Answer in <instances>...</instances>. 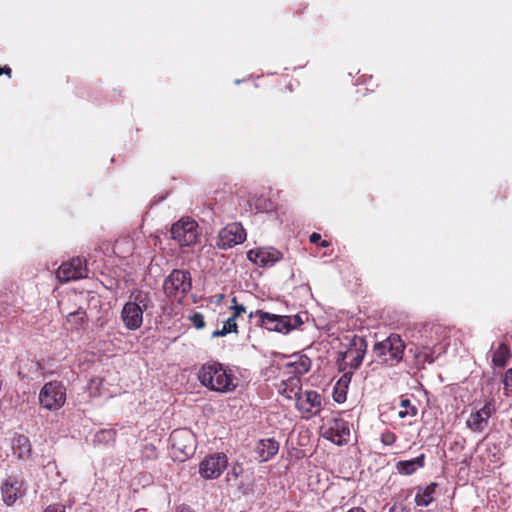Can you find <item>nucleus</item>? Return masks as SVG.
<instances>
[{"mask_svg": "<svg viewBox=\"0 0 512 512\" xmlns=\"http://www.w3.org/2000/svg\"><path fill=\"white\" fill-rule=\"evenodd\" d=\"M509 357V350L505 344H501L493 354V362L496 366H504Z\"/></svg>", "mask_w": 512, "mask_h": 512, "instance_id": "bb28decb", "label": "nucleus"}, {"mask_svg": "<svg viewBox=\"0 0 512 512\" xmlns=\"http://www.w3.org/2000/svg\"><path fill=\"white\" fill-rule=\"evenodd\" d=\"M396 441V435L391 431H385L381 434V442L386 445L390 446L393 445Z\"/></svg>", "mask_w": 512, "mask_h": 512, "instance_id": "7c9ffc66", "label": "nucleus"}, {"mask_svg": "<svg viewBox=\"0 0 512 512\" xmlns=\"http://www.w3.org/2000/svg\"><path fill=\"white\" fill-rule=\"evenodd\" d=\"M114 433L111 430H103L96 434L95 438L98 442L113 440Z\"/></svg>", "mask_w": 512, "mask_h": 512, "instance_id": "2f4dec72", "label": "nucleus"}, {"mask_svg": "<svg viewBox=\"0 0 512 512\" xmlns=\"http://www.w3.org/2000/svg\"><path fill=\"white\" fill-rule=\"evenodd\" d=\"M13 449L20 458H27L31 453V444L28 437L17 435L13 439Z\"/></svg>", "mask_w": 512, "mask_h": 512, "instance_id": "5701e85b", "label": "nucleus"}, {"mask_svg": "<svg viewBox=\"0 0 512 512\" xmlns=\"http://www.w3.org/2000/svg\"><path fill=\"white\" fill-rule=\"evenodd\" d=\"M404 349V342L400 336L396 334H392L385 340L377 342L374 345L376 356L382 363L388 366H393L402 360Z\"/></svg>", "mask_w": 512, "mask_h": 512, "instance_id": "20e7f679", "label": "nucleus"}, {"mask_svg": "<svg viewBox=\"0 0 512 512\" xmlns=\"http://www.w3.org/2000/svg\"><path fill=\"white\" fill-rule=\"evenodd\" d=\"M310 359L306 356L300 357L298 361L291 362L288 364V366H291L293 368V373L298 375H303L310 369Z\"/></svg>", "mask_w": 512, "mask_h": 512, "instance_id": "393cba45", "label": "nucleus"}, {"mask_svg": "<svg viewBox=\"0 0 512 512\" xmlns=\"http://www.w3.org/2000/svg\"><path fill=\"white\" fill-rule=\"evenodd\" d=\"M198 380L209 390L226 393L236 388L234 376L218 362H208L198 371Z\"/></svg>", "mask_w": 512, "mask_h": 512, "instance_id": "f257e3e1", "label": "nucleus"}, {"mask_svg": "<svg viewBox=\"0 0 512 512\" xmlns=\"http://www.w3.org/2000/svg\"><path fill=\"white\" fill-rule=\"evenodd\" d=\"M66 401V388L60 381H50L44 384L39 392L41 407L54 411L59 410Z\"/></svg>", "mask_w": 512, "mask_h": 512, "instance_id": "39448f33", "label": "nucleus"}, {"mask_svg": "<svg viewBox=\"0 0 512 512\" xmlns=\"http://www.w3.org/2000/svg\"><path fill=\"white\" fill-rule=\"evenodd\" d=\"M169 440L172 448L185 458L192 455L196 449L195 435L189 429L174 430Z\"/></svg>", "mask_w": 512, "mask_h": 512, "instance_id": "9d476101", "label": "nucleus"}, {"mask_svg": "<svg viewBox=\"0 0 512 512\" xmlns=\"http://www.w3.org/2000/svg\"><path fill=\"white\" fill-rule=\"evenodd\" d=\"M321 246H322V247H328V246H329L328 241L323 240V241L321 242Z\"/></svg>", "mask_w": 512, "mask_h": 512, "instance_id": "79ce46f5", "label": "nucleus"}, {"mask_svg": "<svg viewBox=\"0 0 512 512\" xmlns=\"http://www.w3.org/2000/svg\"><path fill=\"white\" fill-rule=\"evenodd\" d=\"M43 512H65L63 505L55 504L48 506Z\"/></svg>", "mask_w": 512, "mask_h": 512, "instance_id": "c9c22d12", "label": "nucleus"}, {"mask_svg": "<svg viewBox=\"0 0 512 512\" xmlns=\"http://www.w3.org/2000/svg\"><path fill=\"white\" fill-rule=\"evenodd\" d=\"M249 261L260 267L273 266L282 258L281 252L272 247H260L247 252Z\"/></svg>", "mask_w": 512, "mask_h": 512, "instance_id": "dca6fc26", "label": "nucleus"}, {"mask_svg": "<svg viewBox=\"0 0 512 512\" xmlns=\"http://www.w3.org/2000/svg\"><path fill=\"white\" fill-rule=\"evenodd\" d=\"M190 320L196 329H202L205 326L204 316L201 313H194L190 316Z\"/></svg>", "mask_w": 512, "mask_h": 512, "instance_id": "c756f323", "label": "nucleus"}, {"mask_svg": "<svg viewBox=\"0 0 512 512\" xmlns=\"http://www.w3.org/2000/svg\"><path fill=\"white\" fill-rule=\"evenodd\" d=\"M151 295L145 291H135L121 310V320L128 330H137L143 323V313L153 308Z\"/></svg>", "mask_w": 512, "mask_h": 512, "instance_id": "f03ea898", "label": "nucleus"}, {"mask_svg": "<svg viewBox=\"0 0 512 512\" xmlns=\"http://www.w3.org/2000/svg\"><path fill=\"white\" fill-rule=\"evenodd\" d=\"M1 74H6L10 77L11 76V68L9 66H4V67L0 66V75Z\"/></svg>", "mask_w": 512, "mask_h": 512, "instance_id": "58836bf2", "label": "nucleus"}, {"mask_svg": "<svg viewBox=\"0 0 512 512\" xmlns=\"http://www.w3.org/2000/svg\"><path fill=\"white\" fill-rule=\"evenodd\" d=\"M437 483H430L425 487H418L415 495V504L419 507H427L434 500Z\"/></svg>", "mask_w": 512, "mask_h": 512, "instance_id": "aec40b11", "label": "nucleus"}, {"mask_svg": "<svg viewBox=\"0 0 512 512\" xmlns=\"http://www.w3.org/2000/svg\"><path fill=\"white\" fill-rule=\"evenodd\" d=\"M366 348V341L362 337L354 335L350 341L349 347L342 353L344 364L352 369H357L363 361Z\"/></svg>", "mask_w": 512, "mask_h": 512, "instance_id": "f8f14e48", "label": "nucleus"}, {"mask_svg": "<svg viewBox=\"0 0 512 512\" xmlns=\"http://www.w3.org/2000/svg\"><path fill=\"white\" fill-rule=\"evenodd\" d=\"M237 332V324L236 319L234 317H229L223 324L222 329L216 330L212 333V337H223L226 336L229 333Z\"/></svg>", "mask_w": 512, "mask_h": 512, "instance_id": "b1692460", "label": "nucleus"}, {"mask_svg": "<svg viewBox=\"0 0 512 512\" xmlns=\"http://www.w3.org/2000/svg\"><path fill=\"white\" fill-rule=\"evenodd\" d=\"M433 351L428 347H422L417 351L415 354V357L418 362L421 363H433L435 360V357L433 355Z\"/></svg>", "mask_w": 512, "mask_h": 512, "instance_id": "cd10ccee", "label": "nucleus"}, {"mask_svg": "<svg viewBox=\"0 0 512 512\" xmlns=\"http://www.w3.org/2000/svg\"><path fill=\"white\" fill-rule=\"evenodd\" d=\"M347 512H365V510L360 507H355V508L350 509Z\"/></svg>", "mask_w": 512, "mask_h": 512, "instance_id": "a19ab883", "label": "nucleus"}, {"mask_svg": "<svg viewBox=\"0 0 512 512\" xmlns=\"http://www.w3.org/2000/svg\"><path fill=\"white\" fill-rule=\"evenodd\" d=\"M246 239V232L240 223L233 222L220 230L218 236V246L221 249H229L235 245L241 244Z\"/></svg>", "mask_w": 512, "mask_h": 512, "instance_id": "9b49d317", "label": "nucleus"}, {"mask_svg": "<svg viewBox=\"0 0 512 512\" xmlns=\"http://www.w3.org/2000/svg\"><path fill=\"white\" fill-rule=\"evenodd\" d=\"M163 289L169 297L177 294L185 295L191 289L190 273L185 270H173L164 280Z\"/></svg>", "mask_w": 512, "mask_h": 512, "instance_id": "6e6552de", "label": "nucleus"}, {"mask_svg": "<svg viewBox=\"0 0 512 512\" xmlns=\"http://www.w3.org/2000/svg\"><path fill=\"white\" fill-rule=\"evenodd\" d=\"M322 436L339 446L344 445L350 437L349 424L343 419H331L322 427Z\"/></svg>", "mask_w": 512, "mask_h": 512, "instance_id": "1a4fd4ad", "label": "nucleus"}, {"mask_svg": "<svg viewBox=\"0 0 512 512\" xmlns=\"http://www.w3.org/2000/svg\"><path fill=\"white\" fill-rule=\"evenodd\" d=\"M401 410L398 412L399 418L414 417L417 415V408L411 404L409 399H401Z\"/></svg>", "mask_w": 512, "mask_h": 512, "instance_id": "a878e982", "label": "nucleus"}, {"mask_svg": "<svg viewBox=\"0 0 512 512\" xmlns=\"http://www.w3.org/2000/svg\"><path fill=\"white\" fill-rule=\"evenodd\" d=\"M171 236L180 246L194 245L198 239V224L190 218H183L173 224Z\"/></svg>", "mask_w": 512, "mask_h": 512, "instance_id": "0eeeda50", "label": "nucleus"}, {"mask_svg": "<svg viewBox=\"0 0 512 512\" xmlns=\"http://www.w3.org/2000/svg\"><path fill=\"white\" fill-rule=\"evenodd\" d=\"M279 450V443L273 439H262L255 446V453L259 462H266L273 458Z\"/></svg>", "mask_w": 512, "mask_h": 512, "instance_id": "a211bd4d", "label": "nucleus"}, {"mask_svg": "<svg viewBox=\"0 0 512 512\" xmlns=\"http://www.w3.org/2000/svg\"><path fill=\"white\" fill-rule=\"evenodd\" d=\"M339 388L340 387H335L333 396L336 402L341 403L345 401L346 393L344 391L345 388H341V390H339Z\"/></svg>", "mask_w": 512, "mask_h": 512, "instance_id": "72a5a7b5", "label": "nucleus"}, {"mask_svg": "<svg viewBox=\"0 0 512 512\" xmlns=\"http://www.w3.org/2000/svg\"><path fill=\"white\" fill-rule=\"evenodd\" d=\"M227 467V457L216 453L206 457L199 465V473L205 479L218 478Z\"/></svg>", "mask_w": 512, "mask_h": 512, "instance_id": "4468645a", "label": "nucleus"}, {"mask_svg": "<svg viewBox=\"0 0 512 512\" xmlns=\"http://www.w3.org/2000/svg\"><path fill=\"white\" fill-rule=\"evenodd\" d=\"M349 381H350V376H348V374L346 373L338 381L336 387L347 388V385H348Z\"/></svg>", "mask_w": 512, "mask_h": 512, "instance_id": "e433bc0d", "label": "nucleus"}, {"mask_svg": "<svg viewBox=\"0 0 512 512\" xmlns=\"http://www.w3.org/2000/svg\"><path fill=\"white\" fill-rule=\"evenodd\" d=\"M389 512H410V509L402 503H394Z\"/></svg>", "mask_w": 512, "mask_h": 512, "instance_id": "f704fd0d", "label": "nucleus"}, {"mask_svg": "<svg viewBox=\"0 0 512 512\" xmlns=\"http://www.w3.org/2000/svg\"><path fill=\"white\" fill-rule=\"evenodd\" d=\"M41 371V364L36 360H29L22 361L19 366L18 374L22 378H34L35 376H38Z\"/></svg>", "mask_w": 512, "mask_h": 512, "instance_id": "4be33fe9", "label": "nucleus"}, {"mask_svg": "<svg viewBox=\"0 0 512 512\" xmlns=\"http://www.w3.org/2000/svg\"><path fill=\"white\" fill-rule=\"evenodd\" d=\"M232 305L230 306V309L233 311V314L231 317H234V319H237L242 313L246 312V307L242 304L237 303V298H232Z\"/></svg>", "mask_w": 512, "mask_h": 512, "instance_id": "c85d7f7f", "label": "nucleus"}, {"mask_svg": "<svg viewBox=\"0 0 512 512\" xmlns=\"http://www.w3.org/2000/svg\"><path fill=\"white\" fill-rule=\"evenodd\" d=\"M87 323V314L83 308H78L76 311L70 312L66 316V325H68L71 330L83 329Z\"/></svg>", "mask_w": 512, "mask_h": 512, "instance_id": "412c9836", "label": "nucleus"}, {"mask_svg": "<svg viewBox=\"0 0 512 512\" xmlns=\"http://www.w3.org/2000/svg\"><path fill=\"white\" fill-rule=\"evenodd\" d=\"M259 317V325L269 331L287 334L290 331L300 327L304 321L301 315L293 316L276 315L262 310H256L249 313V318Z\"/></svg>", "mask_w": 512, "mask_h": 512, "instance_id": "7ed1b4c3", "label": "nucleus"}, {"mask_svg": "<svg viewBox=\"0 0 512 512\" xmlns=\"http://www.w3.org/2000/svg\"><path fill=\"white\" fill-rule=\"evenodd\" d=\"M56 276L63 283L86 277L87 268L85 261L81 258H74L71 261L62 263L57 270Z\"/></svg>", "mask_w": 512, "mask_h": 512, "instance_id": "ddd939ff", "label": "nucleus"}, {"mask_svg": "<svg viewBox=\"0 0 512 512\" xmlns=\"http://www.w3.org/2000/svg\"><path fill=\"white\" fill-rule=\"evenodd\" d=\"M320 239L321 235L316 232L312 233L309 237L311 243H317L318 241H320Z\"/></svg>", "mask_w": 512, "mask_h": 512, "instance_id": "4c0bfd02", "label": "nucleus"}, {"mask_svg": "<svg viewBox=\"0 0 512 512\" xmlns=\"http://www.w3.org/2000/svg\"><path fill=\"white\" fill-rule=\"evenodd\" d=\"M425 465V455L420 454L419 456L410 460H401L395 464L397 472L401 475L410 476L417 470L423 468Z\"/></svg>", "mask_w": 512, "mask_h": 512, "instance_id": "6ab92c4d", "label": "nucleus"}, {"mask_svg": "<svg viewBox=\"0 0 512 512\" xmlns=\"http://www.w3.org/2000/svg\"><path fill=\"white\" fill-rule=\"evenodd\" d=\"M296 407L303 417L309 418L320 411L321 397L316 391H305L297 395Z\"/></svg>", "mask_w": 512, "mask_h": 512, "instance_id": "2eb2a0df", "label": "nucleus"}, {"mask_svg": "<svg viewBox=\"0 0 512 512\" xmlns=\"http://www.w3.org/2000/svg\"><path fill=\"white\" fill-rule=\"evenodd\" d=\"M176 512H193V511L189 506L181 505L177 508Z\"/></svg>", "mask_w": 512, "mask_h": 512, "instance_id": "ea45409f", "label": "nucleus"}, {"mask_svg": "<svg viewBox=\"0 0 512 512\" xmlns=\"http://www.w3.org/2000/svg\"><path fill=\"white\" fill-rule=\"evenodd\" d=\"M496 412L494 400L486 401L483 406H473L466 420V427L474 433L484 432L489 424L490 417Z\"/></svg>", "mask_w": 512, "mask_h": 512, "instance_id": "423d86ee", "label": "nucleus"}, {"mask_svg": "<svg viewBox=\"0 0 512 512\" xmlns=\"http://www.w3.org/2000/svg\"><path fill=\"white\" fill-rule=\"evenodd\" d=\"M504 389L507 394H512V369H509L505 373L504 377Z\"/></svg>", "mask_w": 512, "mask_h": 512, "instance_id": "473e14b6", "label": "nucleus"}, {"mask_svg": "<svg viewBox=\"0 0 512 512\" xmlns=\"http://www.w3.org/2000/svg\"><path fill=\"white\" fill-rule=\"evenodd\" d=\"M3 501L6 505H13L23 493V482L15 477H9L1 486Z\"/></svg>", "mask_w": 512, "mask_h": 512, "instance_id": "f3484780", "label": "nucleus"}]
</instances>
